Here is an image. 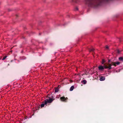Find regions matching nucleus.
Segmentation results:
<instances>
[{"instance_id":"1","label":"nucleus","mask_w":123,"mask_h":123,"mask_svg":"<svg viewBox=\"0 0 123 123\" xmlns=\"http://www.w3.org/2000/svg\"><path fill=\"white\" fill-rule=\"evenodd\" d=\"M113 65L112 64L105 63L104 64L105 69H107L108 70H110L112 68L111 66Z\"/></svg>"},{"instance_id":"2","label":"nucleus","mask_w":123,"mask_h":123,"mask_svg":"<svg viewBox=\"0 0 123 123\" xmlns=\"http://www.w3.org/2000/svg\"><path fill=\"white\" fill-rule=\"evenodd\" d=\"M55 99H52L50 98H49V99H46L45 100V104H47V103H51L53 102V100Z\"/></svg>"},{"instance_id":"3","label":"nucleus","mask_w":123,"mask_h":123,"mask_svg":"<svg viewBox=\"0 0 123 123\" xmlns=\"http://www.w3.org/2000/svg\"><path fill=\"white\" fill-rule=\"evenodd\" d=\"M60 99L62 101L66 102L67 101V100L68 99V98L67 97L66 98L64 97L63 96L60 97Z\"/></svg>"},{"instance_id":"4","label":"nucleus","mask_w":123,"mask_h":123,"mask_svg":"<svg viewBox=\"0 0 123 123\" xmlns=\"http://www.w3.org/2000/svg\"><path fill=\"white\" fill-rule=\"evenodd\" d=\"M111 63L115 67H116L117 66V65H119L120 64V62H111Z\"/></svg>"},{"instance_id":"5","label":"nucleus","mask_w":123,"mask_h":123,"mask_svg":"<svg viewBox=\"0 0 123 123\" xmlns=\"http://www.w3.org/2000/svg\"><path fill=\"white\" fill-rule=\"evenodd\" d=\"M99 70L101 71H103L104 69L105 68L104 66H99L98 67Z\"/></svg>"},{"instance_id":"6","label":"nucleus","mask_w":123,"mask_h":123,"mask_svg":"<svg viewBox=\"0 0 123 123\" xmlns=\"http://www.w3.org/2000/svg\"><path fill=\"white\" fill-rule=\"evenodd\" d=\"M105 77L104 76H101L100 79V81H104L105 80Z\"/></svg>"},{"instance_id":"7","label":"nucleus","mask_w":123,"mask_h":123,"mask_svg":"<svg viewBox=\"0 0 123 123\" xmlns=\"http://www.w3.org/2000/svg\"><path fill=\"white\" fill-rule=\"evenodd\" d=\"M74 87L73 86H72L70 88V91H73L74 89Z\"/></svg>"},{"instance_id":"8","label":"nucleus","mask_w":123,"mask_h":123,"mask_svg":"<svg viewBox=\"0 0 123 123\" xmlns=\"http://www.w3.org/2000/svg\"><path fill=\"white\" fill-rule=\"evenodd\" d=\"M45 101L44 102H43V103L41 104V107H43L44 106V105H46L47 104H45Z\"/></svg>"},{"instance_id":"9","label":"nucleus","mask_w":123,"mask_h":123,"mask_svg":"<svg viewBox=\"0 0 123 123\" xmlns=\"http://www.w3.org/2000/svg\"><path fill=\"white\" fill-rule=\"evenodd\" d=\"M81 82L82 83H83V84H86V83L87 82V81H86V80H83Z\"/></svg>"},{"instance_id":"10","label":"nucleus","mask_w":123,"mask_h":123,"mask_svg":"<svg viewBox=\"0 0 123 123\" xmlns=\"http://www.w3.org/2000/svg\"><path fill=\"white\" fill-rule=\"evenodd\" d=\"M119 59L121 61H123V58L122 57H120L119 58Z\"/></svg>"},{"instance_id":"11","label":"nucleus","mask_w":123,"mask_h":123,"mask_svg":"<svg viewBox=\"0 0 123 123\" xmlns=\"http://www.w3.org/2000/svg\"><path fill=\"white\" fill-rule=\"evenodd\" d=\"M116 52L118 54H119L120 53L121 51L119 50L118 49H117L116 51Z\"/></svg>"},{"instance_id":"12","label":"nucleus","mask_w":123,"mask_h":123,"mask_svg":"<svg viewBox=\"0 0 123 123\" xmlns=\"http://www.w3.org/2000/svg\"><path fill=\"white\" fill-rule=\"evenodd\" d=\"M59 89L58 88H56L55 90V92H57L58 91Z\"/></svg>"},{"instance_id":"13","label":"nucleus","mask_w":123,"mask_h":123,"mask_svg":"<svg viewBox=\"0 0 123 123\" xmlns=\"http://www.w3.org/2000/svg\"><path fill=\"white\" fill-rule=\"evenodd\" d=\"M94 49L93 48V49H90L89 50H90V52H93L94 51Z\"/></svg>"},{"instance_id":"14","label":"nucleus","mask_w":123,"mask_h":123,"mask_svg":"<svg viewBox=\"0 0 123 123\" xmlns=\"http://www.w3.org/2000/svg\"><path fill=\"white\" fill-rule=\"evenodd\" d=\"M105 62V61L104 59H102V64H104V63Z\"/></svg>"},{"instance_id":"15","label":"nucleus","mask_w":123,"mask_h":123,"mask_svg":"<svg viewBox=\"0 0 123 123\" xmlns=\"http://www.w3.org/2000/svg\"><path fill=\"white\" fill-rule=\"evenodd\" d=\"M7 57V56H4L3 57V59H2V60H4L5 59H6V58Z\"/></svg>"},{"instance_id":"16","label":"nucleus","mask_w":123,"mask_h":123,"mask_svg":"<svg viewBox=\"0 0 123 123\" xmlns=\"http://www.w3.org/2000/svg\"><path fill=\"white\" fill-rule=\"evenodd\" d=\"M105 48H106V49H109V47H108V46H106Z\"/></svg>"},{"instance_id":"17","label":"nucleus","mask_w":123,"mask_h":123,"mask_svg":"<svg viewBox=\"0 0 123 123\" xmlns=\"http://www.w3.org/2000/svg\"><path fill=\"white\" fill-rule=\"evenodd\" d=\"M112 62H111L110 60H108V63H111Z\"/></svg>"},{"instance_id":"18","label":"nucleus","mask_w":123,"mask_h":123,"mask_svg":"<svg viewBox=\"0 0 123 123\" xmlns=\"http://www.w3.org/2000/svg\"><path fill=\"white\" fill-rule=\"evenodd\" d=\"M75 10V11L77 10H78V8L77 7H76Z\"/></svg>"},{"instance_id":"19","label":"nucleus","mask_w":123,"mask_h":123,"mask_svg":"<svg viewBox=\"0 0 123 123\" xmlns=\"http://www.w3.org/2000/svg\"><path fill=\"white\" fill-rule=\"evenodd\" d=\"M88 73V72H85V74L86 75H87Z\"/></svg>"},{"instance_id":"20","label":"nucleus","mask_w":123,"mask_h":123,"mask_svg":"<svg viewBox=\"0 0 123 123\" xmlns=\"http://www.w3.org/2000/svg\"><path fill=\"white\" fill-rule=\"evenodd\" d=\"M54 97H53V96H52L51 97V98L52 99H54Z\"/></svg>"},{"instance_id":"21","label":"nucleus","mask_w":123,"mask_h":123,"mask_svg":"<svg viewBox=\"0 0 123 123\" xmlns=\"http://www.w3.org/2000/svg\"><path fill=\"white\" fill-rule=\"evenodd\" d=\"M13 61V60H11V62H12Z\"/></svg>"},{"instance_id":"22","label":"nucleus","mask_w":123,"mask_h":123,"mask_svg":"<svg viewBox=\"0 0 123 123\" xmlns=\"http://www.w3.org/2000/svg\"><path fill=\"white\" fill-rule=\"evenodd\" d=\"M9 65V64H8V65Z\"/></svg>"},{"instance_id":"23","label":"nucleus","mask_w":123,"mask_h":123,"mask_svg":"<svg viewBox=\"0 0 123 123\" xmlns=\"http://www.w3.org/2000/svg\"><path fill=\"white\" fill-rule=\"evenodd\" d=\"M40 34H41V33H39V34L40 35Z\"/></svg>"},{"instance_id":"24","label":"nucleus","mask_w":123,"mask_h":123,"mask_svg":"<svg viewBox=\"0 0 123 123\" xmlns=\"http://www.w3.org/2000/svg\"><path fill=\"white\" fill-rule=\"evenodd\" d=\"M12 51H11V52H12Z\"/></svg>"}]
</instances>
